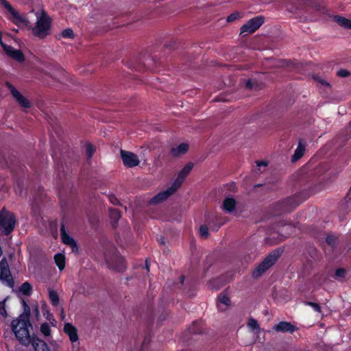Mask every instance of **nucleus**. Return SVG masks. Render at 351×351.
<instances>
[{"label": "nucleus", "instance_id": "obj_1", "mask_svg": "<svg viewBox=\"0 0 351 351\" xmlns=\"http://www.w3.org/2000/svg\"><path fill=\"white\" fill-rule=\"evenodd\" d=\"M11 328L16 339L22 346L27 347L30 345L32 339L30 329L32 328V324L29 317L19 316L12 321Z\"/></svg>", "mask_w": 351, "mask_h": 351}, {"label": "nucleus", "instance_id": "obj_39", "mask_svg": "<svg viewBox=\"0 0 351 351\" xmlns=\"http://www.w3.org/2000/svg\"><path fill=\"white\" fill-rule=\"evenodd\" d=\"M337 75L340 77H346L350 75V73L346 69H340Z\"/></svg>", "mask_w": 351, "mask_h": 351}, {"label": "nucleus", "instance_id": "obj_40", "mask_svg": "<svg viewBox=\"0 0 351 351\" xmlns=\"http://www.w3.org/2000/svg\"><path fill=\"white\" fill-rule=\"evenodd\" d=\"M346 270L343 268L337 269L335 271V277L337 278H342L345 276Z\"/></svg>", "mask_w": 351, "mask_h": 351}, {"label": "nucleus", "instance_id": "obj_31", "mask_svg": "<svg viewBox=\"0 0 351 351\" xmlns=\"http://www.w3.org/2000/svg\"><path fill=\"white\" fill-rule=\"evenodd\" d=\"M1 5L12 14L16 10L5 0H0Z\"/></svg>", "mask_w": 351, "mask_h": 351}, {"label": "nucleus", "instance_id": "obj_24", "mask_svg": "<svg viewBox=\"0 0 351 351\" xmlns=\"http://www.w3.org/2000/svg\"><path fill=\"white\" fill-rule=\"evenodd\" d=\"M247 326L252 330H256L257 333H260L261 332V327L255 319L251 317L249 319L247 322Z\"/></svg>", "mask_w": 351, "mask_h": 351}, {"label": "nucleus", "instance_id": "obj_36", "mask_svg": "<svg viewBox=\"0 0 351 351\" xmlns=\"http://www.w3.org/2000/svg\"><path fill=\"white\" fill-rule=\"evenodd\" d=\"M340 209L346 212L349 211L351 209V203L345 199V201L341 204Z\"/></svg>", "mask_w": 351, "mask_h": 351}, {"label": "nucleus", "instance_id": "obj_9", "mask_svg": "<svg viewBox=\"0 0 351 351\" xmlns=\"http://www.w3.org/2000/svg\"><path fill=\"white\" fill-rule=\"evenodd\" d=\"M304 199L300 195L288 197L280 203L281 208L285 212H290L300 205Z\"/></svg>", "mask_w": 351, "mask_h": 351}, {"label": "nucleus", "instance_id": "obj_44", "mask_svg": "<svg viewBox=\"0 0 351 351\" xmlns=\"http://www.w3.org/2000/svg\"><path fill=\"white\" fill-rule=\"evenodd\" d=\"M6 85L8 87V88L10 89L12 96H14L15 95V91H18V90L15 88V87L14 86H12L9 82H6Z\"/></svg>", "mask_w": 351, "mask_h": 351}, {"label": "nucleus", "instance_id": "obj_5", "mask_svg": "<svg viewBox=\"0 0 351 351\" xmlns=\"http://www.w3.org/2000/svg\"><path fill=\"white\" fill-rule=\"evenodd\" d=\"M15 215L5 208L0 211V228L3 230L5 235H8L13 231L16 225Z\"/></svg>", "mask_w": 351, "mask_h": 351}, {"label": "nucleus", "instance_id": "obj_19", "mask_svg": "<svg viewBox=\"0 0 351 351\" xmlns=\"http://www.w3.org/2000/svg\"><path fill=\"white\" fill-rule=\"evenodd\" d=\"M236 207V201L232 197H226L223 202L222 205V208L226 213H232Z\"/></svg>", "mask_w": 351, "mask_h": 351}, {"label": "nucleus", "instance_id": "obj_52", "mask_svg": "<svg viewBox=\"0 0 351 351\" xmlns=\"http://www.w3.org/2000/svg\"><path fill=\"white\" fill-rule=\"evenodd\" d=\"M145 267H146V269H147V271H149V263H148V260H146V261H145Z\"/></svg>", "mask_w": 351, "mask_h": 351}, {"label": "nucleus", "instance_id": "obj_37", "mask_svg": "<svg viewBox=\"0 0 351 351\" xmlns=\"http://www.w3.org/2000/svg\"><path fill=\"white\" fill-rule=\"evenodd\" d=\"M306 305L311 306L315 311L320 313L321 312V307L319 305V304L312 302L306 301L304 302Z\"/></svg>", "mask_w": 351, "mask_h": 351}, {"label": "nucleus", "instance_id": "obj_21", "mask_svg": "<svg viewBox=\"0 0 351 351\" xmlns=\"http://www.w3.org/2000/svg\"><path fill=\"white\" fill-rule=\"evenodd\" d=\"M13 97L22 107L27 108L31 106L29 101L23 95H22L19 91H15V95L13 96Z\"/></svg>", "mask_w": 351, "mask_h": 351}, {"label": "nucleus", "instance_id": "obj_30", "mask_svg": "<svg viewBox=\"0 0 351 351\" xmlns=\"http://www.w3.org/2000/svg\"><path fill=\"white\" fill-rule=\"evenodd\" d=\"M95 152V147L90 143L86 145V153L88 158H90Z\"/></svg>", "mask_w": 351, "mask_h": 351}, {"label": "nucleus", "instance_id": "obj_53", "mask_svg": "<svg viewBox=\"0 0 351 351\" xmlns=\"http://www.w3.org/2000/svg\"><path fill=\"white\" fill-rule=\"evenodd\" d=\"M180 281L181 284L184 283V276H181L180 277Z\"/></svg>", "mask_w": 351, "mask_h": 351}, {"label": "nucleus", "instance_id": "obj_45", "mask_svg": "<svg viewBox=\"0 0 351 351\" xmlns=\"http://www.w3.org/2000/svg\"><path fill=\"white\" fill-rule=\"evenodd\" d=\"M256 165L258 167H261V166L266 167V166H267V162L264 160L256 161Z\"/></svg>", "mask_w": 351, "mask_h": 351}, {"label": "nucleus", "instance_id": "obj_20", "mask_svg": "<svg viewBox=\"0 0 351 351\" xmlns=\"http://www.w3.org/2000/svg\"><path fill=\"white\" fill-rule=\"evenodd\" d=\"M13 22L17 25L29 26V21L23 16L21 15L16 10L12 14Z\"/></svg>", "mask_w": 351, "mask_h": 351}, {"label": "nucleus", "instance_id": "obj_42", "mask_svg": "<svg viewBox=\"0 0 351 351\" xmlns=\"http://www.w3.org/2000/svg\"><path fill=\"white\" fill-rule=\"evenodd\" d=\"M294 228H295V227L293 225L289 224L287 228V229L289 230V232H287L285 235H283L284 238L288 237V236L292 233Z\"/></svg>", "mask_w": 351, "mask_h": 351}, {"label": "nucleus", "instance_id": "obj_26", "mask_svg": "<svg viewBox=\"0 0 351 351\" xmlns=\"http://www.w3.org/2000/svg\"><path fill=\"white\" fill-rule=\"evenodd\" d=\"M49 298L51 304L56 306L59 303V297L56 291L54 290H49Z\"/></svg>", "mask_w": 351, "mask_h": 351}, {"label": "nucleus", "instance_id": "obj_43", "mask_svg": "<svg viewBox=\"0 0 351 351\" xmlns=\"http://www.w3.org/2000/svg\"><path fill=\"white\" fill-rule=\"evenodd\" d=\"M314 79L316 81H317L318 82H319L321 84H323V85H325L327 86H330L328 83H327L324 80L322 79L320 77L315 76V77H314Z\"/></svg>", "mask_w": 351, "mask_h": 351}, {"label": "nucleus", "instance_id": "obj_50", "mask_svg": "<svg viewBox=\"0 0 351 351\" xmlns=\"http://www.w3.org/2000/svg\"><path fill=\"white\" fill-rule=\"evenodd\" d=\"M0 45H1V47L3 48V46H8L7 45H5V43H3L1 33H0Z\"/></svg>", "mask_w": 351, "mask_h": 351}, {"label": "nucleus", "instance_id": "obj_16", "mask_svg": "<svg viewBox=\"0 0 351 351\" xmlns=\"http://www.w3.org/2000/svg\"><path fill=\"white\" fill-rule=\"evenodd\" d=\"M64 331L69 335L71 342H75L78 340L77 330L71 324L66 323L64 326Z\"/></svg>", "mask_w": 351, "mask_h": 351}, {"label": "nucleus", "instance_id": "obj_23", "mask_svg": "<svg viewBox=\"0 0 351 351\" xmlns=\"http://www.w3.org/2000/svg\"><path fill=\"white\" fill-rule=\"evenodd\" d=\"M56 264L60 270H63L65 267V257L62 254H57L54 256Z\"/></svg>", "mask_w": 351, "mask_h": 351}, {"label": "nucleus", "instance_id": "obj_57", "mask_svg": "<svg viewBox=\"0 0 351 351\" xmlns=\"http://www.w3.org/2000/svg\"><path fill=\"white\" fill-rule=\"evenodd\" d=\"M278 231L280 232V234H283L284 233L283 228H282L281 230H279Z\"/></svg>", "mask_w": 351, "mask_h": 351}, {"label": "nucleus", "instance_id": "obj_14", "mask_svg": "<svg viewBox=\"0 0 351 351\" xmlns=\"http://www.w3.org/2000/svg\"><path fill=\"white\" fill-rule=\"evenodd\" d=\"M3 50L7 55L18 62H21L25 60L24 55L21 50L14 49L9 45L3 46Z\"/></svg>", "mask_w": 351, "mask_h": 351}, {"label": "nucleus", "instance_id": "obj_56", "mask_svg": "<svg viewBox=\"0 0 351 351\" xmlns=\"http://www.w3.org/2000/svg\"><path fill=\"white\" fill-rule=\"evenodd\" d=\"M348 129L350 130L351 132V121L350 122L349 125H348Z\"/></svg>", "mask_w": 351, "mask_h": 351}, {"label": "nucleus", "instance_id": "obj_46", "mask_svg": "<svg viewBox=\"0 0 351 351\" xmlns=\"http://www.w3.org/2000/svg\"><path fill=\"white\" fill-rule=\"evenodd\" d=\"M254 84L250 80H247V82H246V86L249 89H252L254 87Z\"/></svg>", "mask_w": 351, "mask_h": 351}, {"label": "nucleus", "instance_id": "obj_2", "mask_svg": "<svg viewBox=\"0 0 351 351\" xmlns=\"http://www.w3.org/2000/svg\"><path fill=\"white\" fill-rule=\"evenodd\" d=\"M104 257L110 268L119 272H123L125 269L124 258L117 254L116 248L112 245H108L104 252Z\"/></svg>", "mask_w": 351, "mask_h": 351}, {"label": "nucleus", "instance_id": "obj_55", "mask_svg": "<svg viewBox=\"0 0 351 351\" xmlns=\"http://www.w3.org/2000/svg\"><path fill=\"white\" fill-rule=\"evenodd\" d=\"M50 322H51V325H52V326H56V321H55V322H53V321H52V320H51V321H50Z\"/></svg>", "mask_w": 351, "mask_h": 351}, {"label": "nucleus", "instance_id": "obj_49", "mask_svg": "<svg viewBox=\"0 0 351 351\" xmlns=\"http://www.w3.org/2000/svg\"><path fill=\"white\" fill-rule=\"evenodd\" d=\"M110 201L112 202V203L113 204H116L117 202H118V199L115 197H112L110 198Z\"/></svg>", "mask_w": 351, "mask_h": 351}, {"label": "nucleus", "instance_id": "obj_13", "mask_svg": "<svg viewBox=\"0 0 351 351\" xmlns=\"http://www.w3.org/2000/svg\"><path fill=\"white\" fill-rule=\"evenodd\" d=\"M30 345L32 346L34 351H51L48 345L34 335L32 336Z\"/></svg>", "mask_w": 351, "mask_h": 351}, {"label": "nucleus", "instance_id": "obj_54", "mask_svg": "<svg viewBox=\"0 0 351 351\" xmlns=\"http://www.w3.org/2000/svg\"><path fill=\"white\" fill-rule=\"evenodd\" d=\"M160 243L161 244H165V241H164V238H161L160 240H159Z\"/></svg>", "mask_w": 351, "mask_h": 351}, {"label": "nucleus", "instance_id": "obj_41", "mask_svg": "<svg viewBox=\"0 0 351 351\" xmlns=\"http://www.w3.org/2000/svg\"><path fill=\"white\" fill-rule=\"evenodd\" d=\"M0 314L3 315L4 317H6L8 316L4 302H0Z\"/></svg>", "mask_w": 351, "mask_h": 351}, {"label": "nucleus", "instance_id": "obj_15", "mask_svg": "<svg viewBox=\"0 0 351 351\" xmlns=\"http://www.w3.org/2000/svg\"><path fill=\"white\" fill-rule=\"evenodd\" d=\"M273 329L276 332H289L291 333L293 332L295 330V327L291 324L290 322H281L279 324L275 325L273 327Z\"/></svg>", "mask_w": 351, "mask_h": 351}, {"label": "nucleus", "instance_id": "obj_12", "mask_svg": "<svg viewBox=\"0 0 351 351\" xmlns=\"http://www.w3.org/2000/svg\"><path fill=\"white\" fill-rule=\"evenodd\" d=\"M60 235L62 238V242L71 247L73 251L77 250V245L76 242L73 240V239L70 237L66 232L65 226L63 223L61 224L60 227Z\"/></svg>", "mask_w": 351, "mask_h": 351}, {"label": "nucleus", "instance_id": "obj_38", "mask_svg": "<svg viewBox=\"0 0 351 351\" xmlns=\"http://www.w3.org/2000/svg\"><path fill=\"white\" fill-rule=\"evenodd\" d=\"M240 17V14L239 12H234L233 13H232L231 14H230L228 17H227V19L226 21L228 22H233L235 20H237V19H239Z\"/></svg>", "mask_w": 351, "mask_h": 351}, {"label": "nucleus", "instance_id": "obj_8", "mask_svg": "<svg viewBox=\"0 0 351 351\" xmlns=\"http://www.w3.org/2000/svg\"><path fill=\"white\" fill-rule=\"evenodd\" d=\"M120 154L123 165L128 168L136 167L140 163L138 156L133 152L121 149Z\"/></svg>", "mask_w": 351, "mask_h": 351}, {"label": "nucleus", "instance_id": "obj_7", "mask_svg": "<svg viewBox=\"0 0 351 351\" xmlns=\"http://www.w3.org/2000/svg\"><path fill=\"white\" fill-rule=\"evenodd\" d=\"M0 280L10 287H14V280L10 271L8 263L4 258L0 261Z\"/></svg>", "mask_w": 351, "mask_h": 351}, {"label": "nucleus", "instance_id": "obj_47", "mask_svg": "<svg viewBox=\"0 0 351 351\" xmlns=\"http://www.w3.org/2000/svg\"><path fill=\"white\" fill-rule=\"evenodd\" d=\"M46 318L47 320L49 321H53L55 322V319H53V315L51 313H50L49 311H47V316H46Z\"/></svg>", "mask_w": 351, "mask_h": 351}, {"label": "nucleus", "instance_id": "obj_35", "mask_svg": "<svg viewBox=\"0 0 351 351\" xmlns=\"http://www.w3.org/2000/svg\"><path fill=\"white\" fill-rule=\"evenodd\" d=\"M218 301L221 303V304H223L225 305H227L228 306L230 304V298L224 295V294H220L218 297Z\"/></svg>", "mask_w": 351, "mask_h": 351}, {"label": "nucleus", "instance_id": "obj_28", "mask_svg": "<svg viewBox=\"0 0 351 351\" xmlns=\"http://www.w3.org/2000/svg\"><path fill=\"white\" fill-rule=\"evenodd\" d=\"M109 212H110V217L111 219L114 220L115 222L117 221H118L119 219V218L121 217L120 212L115 208H109Z\"/></svg>", "mask_w": 351, "mask_h": 351}, {"label": "nucleus", "instance_id": "obj_10", "mask_svg": "<svg viewBox=\"0 0 351 351\" xmlns=\"http://www.w3.org/2000/svg\"><path fill=\"white\" fill-rule=\"evenodd\" d=\"M193 167V163H187L183 169L179 172L177 178L174 180L171 184L176 190H178L184 182L186 178L189 176L191 171Z\"/></svg>", "mask_w": 351, "mask_h": 351}, {"label": "nucleus", "instance_id": "obj_27", "mask_svg": "<svg viewBox=\"0 0 351 351\" xmlns=\"http://www.w3.org/2000/svg\"><path fill=\"white\" fill-rule=\"evenodd\" d=\"M40 332L45 337H49L51 335V328L48 323H43L40 326Z\"/></svg>", "mask_w": 351, "mask_h": 351}, {"label": "nucleus", "instance_id": "obj_4", "mask_svg": "<svg viewBox=\"0 0 351 351\" xmlns=\"http://www.w3.org/2000/svg\"><path fill=\"white\" fill-rule=\"evenodd\" d=\"M51 27V19L46 13L43 12L37 16L36 25L32 28L34 36L39 38H44L49 34Z\"/></svg>", "mask_w": 351, "mask_h": 351}, {"label": "nucleus", "instance_id": "obj_51", "mask_svg": "<svg viewBox=\"0 0 351 351\" xmlns=\"http://www.w3.org/2000/svg\"><path fill=\"white\" fill-rule=\"evenodd\" d=\"M34 311H35L36 315L38 316L39 315V309L37 306H35Z\"/></svg>", "mask_w": 351, "mask_h": 351}, {"label": "nucleus", "instance_id": "obj_11", "mask_svg": "<svg viewBox=\"0 0 351 351\" xmlns=\"http://www.w3.org/2000/svg\"><path fill=\"white\" fill-rule=\"evenodd\" d=\"M177 190L171 185L167 190L157 194L150 200V204H157L166 200L169 196L173 195Z\"/></svg>", "mask_w": 351, "mask_h": 351}, {"label": "nucleus", "instance_id": "obj_33", "mask_svg": "<svg viewBox=\"0 0 351 351\" xmlns=\"http://www.w3.org/2000/svg\"><path fill=\"white\" fill-rule=\"evenodd\" d=\"M62 36L64 38H73L75 34L71 28H67L62 32Z\"/></svg>", "mask_w": 351, "mask_h": 351}, {"label": "nucleus", "instance_id": "obj_22", "mask_svg": "<svg viewBox=\"0 0 351 351\" xmlns=\"http://www.w3.org/2000/svg\"><path fill=\"white\" fill-rule=\"evenodd\" d=\"M305 151V146L302 145L301 140L298 142V146L292 156V161H296L302 157Z\"/></svg>", "mask_w": 351, "mask_h": 351}, {"label": "nucleus", "instance_id": "obj_17", "mask_svg": "<svg viewBox=\"0 0 351 351\" xmlns=\"http://www.w3.org/2000/svg\"><path fill=\"white\" fill-rule=\"evenodd\" d=\"M332 21L345 29H351V20L349 19L340 15H335L332 16Z\"/></svg>", "mask_w": 351, "mask_h": 351}, {"label": "nucleus", "instance_id": "obj_32", "mask_svg": "<svg viewBox=\"0 0 351 351\" xmlns=\"http://www.w3.org/2000/svg\"><path fill=\"white\" fill-rule=\"evenodd\" d=\"M337 237L333 234H328L326 238V242L330 246L334 247L337 243Z\"/></svg>", "mask_w": 351, "mask_h": 351}, {"label": "nucleus", "instance_id": "obj_34", "mask_svg": "<svg viewBox=\"0 0 351 351\" xmlns=\"http://www.w3.org/2000/svg\"><path fill=\"white\" fill-rule=\"evenodd\" d=\"M199 234L201 237L204 239L208 238L209 233H208V228L206 225H202L199 228Z\"/></svg>", "mask_w": 351, "mask_h": 351}, {"label": "nucleus", "instance_id": "obj_25", "mask_svg": "<svg viewBox=\"0 0 351 351\" xmlns=\"http://www.w3.org/2000/svg\"><path fill=\"white\" fill-rule=\"evenodd\" d=\"M19 291L23 295H29L32 291V285L29 282H25L22 284V285L21 286V287L19 289Z\"/></svg>", "mask_w": 351, "mask_h": 351}, {"label": "nucleus", "instance_id": "obj_18", "mask_svg": "<svg viewBox=\"0 0 351 351\" xmlns=\"http://www.w3.org/2000/svg\"><path fill=\"white\" fill-rule=\"evenodd\" d=\"M189 150V145L187 143H181L177 147H172L171 154L173 157H178L186 153Z\"/></svg>", "mask_w": 351, "mask_h": 351}, {"label": "nucleus", "instance_id": "obj_29", "mask_svg": "<svg viewBox=\"0 0 351 351\" xmlns=\"http://www.w3.org/2000/svg\"><path fill=\"white\" fill-rule=\"evenodd\" d=\"M22 304L23 306V312L19 316L30 317V308L26 302L23 300Z\"/></svg>", "mask_w": 351, "mask_h": 351}, {"label": "nucleus", "instance_id": "obj_6", "mask_svg": "<svg viewBox=\"0 0 351 351\" xmlns=\"http://www.w3.org/2000/svg\"><path fill=\"white\" fill-rule=\"evenodd\" d=\"M263 16H256L249 20L241 27L240 34H249L255 32L264 23Z\"/></svg>", "mask_w": 351, "mask_h": 351}, {"label": "nucleus", "instance_id": "obj_48", "mask_svg": "<svg viewBox=\"0 0 351 351\" xmlns=\"http://www.w3.org/2000/svg\"><path fill=\"white\" fill-rule=\"evenodd\" d=\"M60 317H61L62 320L65 319V317H66V315H65V313L64 312V309L63 308H62V310H61Z\"/></svg>", "mask_w": 351, "mask_h": 351}, {"label": "nucleus", "instance_id": "obj_3", "mask_svg": "<svg viewBox=\"0 0 351 351\" xmlns=\"http://www.w3.org/2000/svg\"><path fill=\"white\" fill-rule=\"evenodd\" d=\"M283 250L281 248H277L269 253L263 261L254 269L252 272V277L259 278L267 270L271 267L278 260L282 254Z\"/></svg>", "mask_w": 351, "mask_h": 351}]
</instances>
